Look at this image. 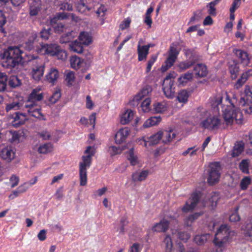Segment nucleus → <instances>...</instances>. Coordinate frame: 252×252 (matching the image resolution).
Listing matches in <instances>:
<instances>
[{
	"label": "nucleus",
	"instance_id": "1",
	"mask_svg": "<svg viewBox=\"0 0 252 252\" xmlns=\"http://www.w3.org/2000/svg\"><path fill=\"white\" fill-rule=\"evenodd\" d=\"M225 98L223 100L222 94H219L210 97V104L214 111L219 112L220 106L222 108L224 122L227 126L231 125L235 121L237 124L243 122V116L239 108L235 106L237 100L233 97L230 99L226 93H225Z\"/></svg>",
	"mask_w": 252,
	"mask_h": 252
},
{
	"label": "nucleus",
	"instance_id": "2",
	"mask_svg": "<svg viewBox=\"0 0 252 252\" xmlns=\"http://www.w3.org/2000/svg\"><path fill=\"white\" fill-rule=\"evenodd\" d=\"M41 91L40 87H36L32 91L23 109L31 117L39 120H45V116L41 112V101L43 98V94Z\"/></svg>",
	"mask_w": 252,
	"mask_h": 252
},
{
	"label": "nucleus",
	"instance_id": "3",
	"mask_svg": "<svg viewBox=\"0 0 252 252\" xmlns=\"http://www.w3.org/2000/svg\"><path fill=\"white\" fill-rule=\"evenodd\" d=\"M23 52L18 47L10 46L1 51L0 58L3 66L11 68L16 66L22 61Z\"/></svg>",
	"mask_w": 252,
	"mask_h": 252
},
{
	"label": "nucleus",
	"instance_id": "4",
	"mask_svg": "<svg viewBox=\"0 0 252 252\" xmlns=\"http://www.w3.org/2000/svg\"><path fill=\"white\" fill-rule=\"evenodd\" d=\"M87 156L82 157V161L79 164V179L80 185L84 186L87 183V169L90 167L92 162V157L95 154V150L91 146H88L85 151Z\"/></svg>",
	"mask_w": 252,
	"mask_h": 252
},
{
	"label": "nucleus",
	"instance_id": "5",
	"mask_svg": "<svg viewBox=\"0 0 252 252\" xmlns=\"http://www.w3.org/2000/svg\"><path fill=\"white\" fill-rule=\"evenodd\" d=\"M235 234L233 231H231L226 224L221 225L218 229L215 234L213 243L218 247V252H221L224 246V244Z\"/></svg>",
	"mask_w": 252,
	"mask_h": 252
},
{
	"label": "nucleus",
	"instance_id": "6",
	"mask_svg": "<svg viewBox=\"0 0 252 252\" xmlns=\"http://www.w3.org/2000/svg\"><path fill=\"white\" fill-rule=\"evenodd\" d=\"M41 50L43 51L45 54L52 56H56L58 59L64 60L66 59V53L57 44L44 45L42 46Z\"/></svg>",
	"mask_w": 252,
	"mask_h": 252
},
{
	"label": "nucleus",
	"instance_id": "7",
	"mask_svg": "<svg viewBox=\"0 0 252 252\" xmlns=\"http://www.w3.org/2000/svg\"><path fill=\"white\" fill-rule=\"evenodd\" d=\"M239 103L245 113H252V92L249 88H246L244 92L241 93Z\"/></svg>",
	"mask_w": 252,
	"mask_h": 252
},
{
	"label": "nucleus",
	"instance_id": "8",
	"mask_svg": "<svg viewBox=\"0 0 252 252\" xmlns=\"http://www.w3.org/2000/svg\"><path fill=\"white\" fill-rule=\"evenodd\" d=\"M209 168L208 182L210 185H213L218 183L220 180V163H211L209 165Z\"/></svg>",
	"mask_w": 252,
	"mask_h": 252
},
{
	"label": "nucleus",
	"instance_id": "9",
	"mask_svg": "<svg viewBox=\"0 0 252 252\" xmlns=\"http://www.w3.org/2000/svg\"><path fill=\"white\" fill-rule=\"evenodd\" d=\"M179 54L176 47L172 44L170 47L168 57L161 67L162 72L166 71L173 65Z\"/></svg>",
	"mask_w": 252,
	"mask_h": 252
},
{
	"label": "nucleus",
	"instance_id": "10",
	"mask_svg": "<svg viewBox=\"0 0 252 252\" xmlns=\"http://www.w3.org/2000/svg\"><path fill=\"white\" fill-rule=\"evenodd\" d=\"M220 120L217 116H210L202 120L200 126L203 128L214 130L220 126Z\"/></svg>",
	"mask_w": 252,
	"mask_h": 252
},
{
	"label": "nucleus",
	"instance_id": "11",
	"mask_svg": "<svg viewBox=\"0 0 252 252\" xmlns=\"http://www.w3.org/2000/svg\"><path fill=\"white\" fill-rule=\"evenodd\" d=\"M32 63L33 66L31 73V75L35 81H39L43 77L44 66L41 61L38 60L33 61Z\"/></svg>",
	"mask_w": 252,
	"mask_h": 252
},
{
	"label": "nucleus",
	"instance_id": "12",
	"mask_svg": "<svg viewBox=\"0 0 252 252\" xmlns=\"http://www.w3.org/2000/svg\"><path fill=\"white\" fill-rule=\"evenodd\" d=\"M200 198L199 192L192 193L191 197L187 201L185 205L182 210L184 212L187 213L192 211L196 207Z\"/></svg>",
	"mask_w": 252,
	"mask_h": 252
},
{
	"label": "nucleus",
	"instance_id": "13",
	"mask_svg": "<svg viewBox=\"0 0 252 252\" xmlns=\"http://www.w3.org/2000/svg\"><path fill=\"white\" fill-rule=\"evenodd\" d=\"M161 137L162 132L161 131H159L149 137H143L142 139L139 140L140 144L144 145L146 147H147L148 145H155L158 143L161 140Z\"/></svg>",
	"mask_w": 252,
	"mask_h": 252
},
{
	"label": "nucleus",
	"instance_id": "14",
	"mask_svg": "<svg viewBox=\"0 0 252 252\" xmlns=\"http://www.w3.org/2000/svg\"><path fill=\"white\" fill-rule=\"evenodd\" d=\"M66 15L64 14H59L57 16L54 17L51 19L50 24L52 27L54 29L55 32L60 33L63 32H66V29L64 26L58 22V20L60 19H63L66 18Z\"/></svg>",
	"mask_w": 252,
	"mask_h": 252
},
{
	"label": "nucleus",
	"instance_id": "15",
	"mask_svg": "<svg viewBox=\"0 0 252 252\" xmlns=\"http://www.w3.org/2000/svg\"><path fill=\"white\" fill-rule=\"evenodd\" d=\"M163 90L166 96L168 98H173L175 94L174 81H169L164 79L163 83Z\"/></svg>",
	"mask_w": 252,
	"mask_h": 252
},
{
	"label": "nucleus",
	"instance_id": "16",
	"mask_svg": "<svg viewBox=\"0 0 252 252\" xmlns=\"http://www.w3.org/2000/svg\"><path fill=\"white\" fill-rule=\"evenodd\" d=\"M130 129L127 127L120 128L115 134V140L117 144H121L126 140L129 135Z\"/></svg>",
	"mask_w": 252,
	"mask_h": 252
},
{
	"label": "nucleus",
	"instance_id": "17",
	"mask_svg": "<svg viewBox=\"0 0 252 252\" xmlns=\"http://www.w3.org/2000/svg\"><path fill=\"white\" fill-rule=\"evenodd\" d=\"M15 154L11 147H6L2 149L0 153V157L7 162L11 161L15 158Z\"/></svg>",
	"mask_w": 252,
	"mask_h": 252
},
{
	"label": "nucleus",
	"instance_id": "18",
	"mask_svg": "<svg viewBox=\"0 0 252 252\" xmlns=\"http://www.w3.org/2000/svg\"><path fill=\"white\" fill-rule=\"evenodd\" d=\"M233 53L239 59V61L244 65H247L250 63L248 53L240 49H234Z\"/></svg>",
	"mask_w": 252,
	"mask_h": 252
},
{
	"label": "nucleus",
	"instance_id": "19",
	"mask_svg": "<svg viewBox=\"0 0 252 252\" xmlns=\"http://www.w3.org/2000/svg\"><path fill=\"white\" fill-rule=\"evenodd\" d=\"M187 60L190 61L193 64L198 61L200 59L199 55L192 50L185 49L183 50Z\"/></svg>",
	"mask_w": 252,
	"mask_h": 252
},
{
	"label": "nucleus",
	"instance_id": "20",
	"mask_svg": "<svg viewBox=\"0 0 252 252\" xmlns=\"http://www.w3.org/2000/svg\"><path fill=\"white\" fill-rule=\"evenodd\" d=\"M27 119L25 113L17 112L11 124L14 127H18L24 124Z\"/></svg>",
	"mask_w": 252,
	"mask_h": 252
},
{
	"label": "nucleus",
	"instance_id": "21",
	"mask_svg": "<svg viewBox=\"0 0 252 252\" xmlns=\"http://www.w3.org/2000/svg\"><path fill=\"white\" fill-rule=\"evenodd\" d=\"M149 174V171L148 170L136 171L131 175L132 180L133 182H142L146 179Z\"/></svg>",
	"mask_w": 252,
	"mask_h": 252
},
{
	"label": "nucleus",
	"instance_id": "22",
	"mask_svg": "<svg viewBox=\"0 0 252 252\" xmlns=\"http://www.w3.org/2000/svg\"><path fill=\"white\" fill-rule=\"evenodd\" d=\"M161 140L164 144L171 142L175 137L176 134L173 130L161 131Z\"/></svg>",
	"mask_w": 252,
	"mask_h": 252
},
{
	"label": "nucleus",
	"instance_id": "23",
	"mask_svg": "<svg viewBox=\"0 0 252 252\" xmlns=\"http://www.w3.org/2000/svg\"><path fill=\"white\" fill-rule=\"evenodd\" d=\"M134 112L131 109H127L121 116L120 123L122 125H126L133 118Z\"/></svg>",
	"mask_w": 252,
	"mask_h": 252
},
{
	"label": "nucleus",
	"instance_id": "24",
	"mask_svg": "<svg viewBox=\"0 0 252 252\" xmlns=\"http://www.w3.org/2000/svg\"><path fill=\"white\" fill-rule=\"evenodd\" d=\"M30 4V14L31 16L36 15L41 7L40 0H29Z\"/></svg>",
	"mask_w": 252,
	"mask_h": 252
},
{
	"label": "nucleus",
	"instance_id": "25",
	"mask_svg": "<svg viewBox=\"0 0 252 252\" xmlns=\"http://www.w3.org/2000/svg\"><path fill=\"white\" fill-rule=\"evenodd\" d=\"M195 76L196 77H203L206 76L208 71L206 65L199 63L194 67Z\"/></svg>",
	"mask_w": 252,
	"mask_h": 252
},
{
	"label": "nucleus",
	"instance_id": "26",
	"mask_svg": "<svg viewBox=\"0 0 252 252\" xmlns=\"http://www.w3.org/2000/svg\"><path fill=\"white\" fill-rule=\"evenodd\" d=\"M150 45L140 46V44L138 45L137 51L138 55V60L141 61L145 60L147 56L149 53V50Z\"/></svg>",
	"mask_w": 252,
	"mask_h": 252
},
{
	"label": "nucleus",
	"instance_id": "27",
	"mask_svg": "<svg viewBox=\"0 0 252 252\" xmlns=\"http://www.w3.org/2000/svg\"><path fill=\"white\" fill-rule=\"evenodd\" d=\"M169 227V223L168 221L163 220L159 222L156 223L153 227L152 230L154 231L161 232H165Z\"/></svg>",
	"mask_w": 252,
	"mask_h": 252
},
{
	"label": "nucleus",
	"instance_id": "28",
	"mask_svg": "<svg viewBox=\"0 0 252 252\" xmlns=\"http://www.w3.org/2000/svg\"><path fill=\"white\" fill-rule=\"evenodd\" d=\"M59 77L58 70L55 68H51L46 75V80L53 84L57 80Z\"/></svg>",
	"mask_w": 252,
	"mask_h": 252
},
{
	"label": "nucleus",
	"instance_id": "29",
	"mask_svg": "<svg viewBox=\"0 0 252 252\" xmlns=\"http://www.w3.org/2000/svg\"><path fill=\"white\" fill-rule=\"evenodd\" d=\"M152 91V88L149 86L144 87L141 91L134 97V100L138 101L141 100L145 96L148 95Z\"/></svg>",
	"mask_w": 252,
	"mask_h": 252
},
{
	"label": "nucleus",
	"instance_id": "30",
	"mask_svg": "<svg viewBox=\"0 0 252 252\" xmlns=\"http://www.w3.org/2000/svg\"><path fill=\"white\" fill-rule=\"evenodd\" d=\"M36 37V33H32L28 40L23 44L24 47L28 51H31L33 49L35 45Z\"/></svg>",
	"mask_w": 252,
	"mask_h": 252
},
{
	"label": "nucleus",
	"instance_id": "31",
	"mask_svg": "<svg viewBox=\"0 0 252 252\" xmlns=\"http://www.w3.org/2000/svg\"><path fill=\"white\" fill-rule=\"evenodd\" d=\"M23 106V104L21 102L14 101L7 104L5 107V110L7 112L11 111H16L20 109Z\"/></svg>",
	"mask_w": 252,
	"mask_h": 252
},
{
	"label": "nucleus",
	"instance_id": "32",
	"mask_svg": "<svg viewBox=\"0 0 252 252\" xmlns=\"http://www.w3.org/2000/svg\"><path fill=\"white\" fill-rule=\"evenodd\" d=\"M83 62V60L76 56H72L70 60L71 66L75 69L79 68Z\"/></svg>",
	"mask_w": 252,
	"mask_h": 252
},
{
	"label": "nucleus",
	"instance_id": "33",
	"mask_svg": "<svg viewBox=\"0 0 252 252\" xmlns=\"http://www.w3.org/2000/svg\"><path fill=\"white\" fill-rule=\"evenodd\" d=\"M80 41L84 45H89L92 42V37L87 32H81L79 36Z\"/></svg>",
	"mask_w": 252,
	"mask_h": 252
},
{
	"label": "nucleus",
	"instance_id": "34",
	"mask_svg": "<svg viewBox=\"0 0 252 252\" xmlns=\"http://www.w3.org/2000/svg\"><path fill=\"white\" fill-rule=\"evenodd\" d=\"M82 45L83 44L80 41L75 40L70 44L69 47L71 50L73 52L77 53H81L83 51Z\"/></svg>",
	"mask_w": 252,
	"mask_h": 252
},
{
	"label": "nucleus",
	"instance_id": "35",
	"mask_svg": "<svg viewBox=\"0 0 252 252\" xmlns=\"http://www.w3.org/2000/svg\"><path fill=\"white\" fill-rule=\"evenodd\" d=\"M127 159L131 165L134 166L139 163L138 158L133 152V148L131 147L128 153Z\"/></svg>",
	"mask_w": 252,
	"mask_h": 252
},
{
	"label": "nucleus",
	"instance_id": "36",
	"mask_svg": "<svg viewBox=\"0 0 252 252\" xmlns=\"http://www.w3.org/2000/svg\"><path fill=\"white\" fill-rule=\"evenodd\" d=\"M193 77V74L191 72H187L182 75L179 78L178 81L180 84L184 85L188 82L191 81Z\"/></svg>",
	"mask_w": 252,
	"mask_h": 252
},
{
	"label": "nucleus",
	"instance_id": "37",
	"mask_svg": "<svg viewBox=\"0 0 252 252\" xmlns=\"http://www.w3.org/2000/svg\"><path fill=\"white\" fill-rule=\"evenodd\" d=\"M154 11V8L152 7H149L145 15L144 23L148 26V28H151L153 21L151 18V14Z\"/></svg>",
	"mask_w": 252,
	"mask_h": 252
},
{
	"label": "nucleus",
	"instance_id": "38",
	"mask_svg": "<svg viewBox=\"0 0 252 252\" xmlns=\"http://www.w3.org/2000/svg\"><path fill=\"white\" fill-rule=\"evenodd\" d=\"M53 150V145L52 144L48 143L40 145L37 151L40 154H46L51 152Z\"/></svg>",
	"mask_w": 252,
	"mask_h": 252
},
{
	"label": "nucleus",
	"instance_id": "39",
	"mask_svg": "<svg viewBox=\"0 0 252 252\" xmlns=\"http://www.w3.org/2000/svg\"><path fill=\"white\" fill-rule=\"evenodd\" d=\"M209 237L210 235L209 234L197 235L194 237V240L197 245H201L204 244Z\"/></svg>",
	"mask_w": 252,
	"mask_h": 252
},
{
	"label": "nucleus",
	"instance_id": "40",
	"mask_svg": "<svg viewBox=\"0 0 252 252\" xmlns=\"http://www.w3.org/2000/svg\"><path fill=\"white\" fill-rule=\"evenodd\" d=\"M7 79L8 78L6 74L0 71V92L5 90Z\"/></svg>",
	"mask_w": 252,
	"mask_h": 252
},
{
	"label": "nucleus",
	"instance_id": "41",
	"mask_svg": "<svg viewBox=\"0 0 252 252\" xmlns=\"http://www.w3.org/2000/svg\"><path fill=\"white\" fill-rule=\"evenodd\" d=\"M250 160L249 159H243L239 163V168L242 172L246 174L249 173Z\"/></svg>",
	"mask_w": 252,
	"mask_h": 252
},
{
	"label": "nucleus",
	"instance_id": "42",
	"mask_svg": "<svg viewBox=\"0 0 252 252\" xmlns=\"http://www.w3.org/2000/svg\"><path fill=\"white\" fill-rule=\"evenodd\" d=\"M244 150L243 145L241 143L236 144L232 152V156L233 157H236L239 156Z\"/></svg>",
	"mask_w": 252,
	"mask_h": 252
},
{
	"label": "nucleus",
	"instance_id": "43",
	"mask_svg": "<svg viewBox=\"0 0 252 252\" xmlns=\"http://www.w3.org/2000/svg\"><path fill=\"white\" fill-rule=\"evenodd\" d=\"M161 119L159 117H153L148 119L144 124L143 126L145 127L157 125Z\"/></svg>",
	"mask_w": 252,
	"mask_h": 252
},
{
	"label": "nucleus",
	"instance_id": "44",
	"mask_svg": "<svg viewBox=\"0 0 252 252\" xmlns=\"http://www.w3.org/2000/svg\"><path fill=\"white\" fill-rule=\"evenodd\" d=\"M201 214L200 213H196L186 217L184 220L185 224L188 226H190L192 222Z\"/></svg>",
	"mask_w": 252,
	"mask_h": 252
},
{
	"label": "nucleus",
	"instance_id": "45",
	"mask_svg": "<svg viewBox=\"0 0 252 252\" xmlns=\"http://www.w3.org/2000/svg\"><path fill=\"white\" fill-rule=\"evenodd\" d=\"M217 1H212L209 2L207 5V7H208V13L209 15L215 16L217 15L216 8L215 7L216 5L218 3L216 2Z\"/></svg>",
	"mask_w": 252,
	"mask_h": 252
},
{
	"label": "nucleus",
	"instance_id": "46",
	"mask_svg": "<svg viewBox=\"0 0 252 252\" xmlns=\"http://www.w3.org/2000/svg\"><path fill=\"white\" fill-rule=\"evenodd\" d=\"M209 201L207 202V205H210L212 208L216 207L219 199L218 194L215 193L208 196Z\"/></svg>",
	"mask_w": 252,
	"mask_h": 252
},
{
	"label": "nucleus",
	"instance_id": "47",
	"mask_svg": "<svg viewBox=\"0 0 252 252\" xmlns=\"http://www.w3.org/2000/svg\"><path fill=\"white\" fill-rule=\"evenodd\" d=\"M65 81L68 87L73 85L75 82L74 73L73 71L67 72L66 74Z\"/></svg>",
	"mask_w": 252,
	"mask_h": 252
},
{
	"label": "nucleus",
	"instance_id": "48",
	"mask_svg": "<svg viewBox=\"0 0 252 252\" xmlns=\"http://www.w3.org/2000/svg\"><path fill=\"white\" fill-rule=\"evenodd\" d=\"M154 110L156 113H162L166 110V106L164 103L157 102L154 104Z\"/></svg>",
	"mask_w": 252,
	"mask_h": 252
},
{
	"label": "nucleus",
	"instance_id": "49",
	"mask_svg": "<svg viewBox=\"0 0 252 252\" xmlns=\"http://www.w3.org/2000/svg\"><path fill=\"white\" fill-rule=\"evenodd\" d=\"M9 85L12 88H16L21 85V80L16 76H12L9 80Z\"/></svg>",
	"mask_w": 252,
	"mask_h": 252
},
{
	"label": "nucleus",
	"instance_id": "50",
	"mask_svg": "<svg viewBox=\"0 0 252 252\" xmlns=\"http://www.w3.org/2000/svg\"><path fill=\"white\" fill-rule=\"evenodd\" d=\"M189 97V94L187 91H181L178 95L177 99L180 102L185 103L187 101Z\"/></svg>",
	"mask_w": 252,
	"mask_h": 252
},
{
	"label": "nucleus",
	"instance_id": "51",
	"mask_svg": "<svg viewBox=\"0 0 252 252\" xmlns=\"http://www.w3.org/2000/svg\"><path fill=\"white\" fill-rule=\"evenodd\" d=\"M163 243L165 245V252H172L173 244L171 238L169 235L165 237Z\"/></svg>",
	"mask_w": 252,
	"mask_h": 252
},
{
	"label": "nucleus",
	"instance_id": "52",
	"mask_svg": "<svg viewBox=\"0 0 252 252\" xmlns=\"http://www.w3.org/2000/svg\"><path fill=\"white\" fill-rule=\"evenodd\" d=\"M61 96V94L59 90H56L52 95L49 97V101L51 104H54L57 102Z\"/></svg>",
	"mask_w": 252,
	"mask_h": 252
},
{
	"label": "nucleus",
	"instance_id": "53",
	"mask_svg": "<svg viewBox=\"0 0 252 252\" xmlns=\"http://www.w3.org/2000/svg\"><path fill=\"white\" fill-rule=\"evenodd\" d=\"M251 183V179L250 177H245L243 178L240 184V188L242 190L247 189L249 185Z\"/></svg>",
	"mask_w": 252,
	"mask_h": 252
},
{
	"label": "nucleus",
	"instance_id": "54",
	"mask_svg": "<svg viewBox=\"0 0 252 252\" xmlns=\"http://www.w3.org/2000/svg\"><path fill=\"white\" fill-rule=\"evenodd\" d=\"M151 99L149 97L145 98L141 104V108L144 112H148L150 110Z\"/></svg>",
	"mask_w": 252,
	"mask_h": 252
},
{
	"label": "nucleus",
	"instance_id": "55",
	"mask_svg": "<svg viewBox=\"0 0 252 252\" xmlns=\"http://www.w3.org/2000/svg\"><path fill=\"white\" fill-rule=\"evenodd\" d=\"M193 64L187 60L185 61H183L179 63L178 66L179 67L180 71H182L189 68Z\"/></svg>",
	"mask_w": 252,
	"mask_h": 252
},
{
	"label": "nucleus",
	"instance_id": "56",
	"mask_svg": "<svg viewBox=\"0 0 252 252\" xmlns=\"http://www.w3.org/2000/svg\"><path fill=\"white\" fill-rule=\"evenodd\" d=\"M247 80V76L246 74H242L241 78L239 79L237 82L234 85V88L236 89H239L246 82Z\"/></svg>",
	"mask_w": 252,
	"mask_h": 252
},
{
	"label": "nucleus",
	"instance_id": "57",
	"mask_svg": "<svg viewBox=\"0 0 252 252\" xmlns=\"http://www.w3.org/2000/svg\"><path fill=\"white\" fill-rule=\"evenodd\" d=\"M6 23V19L4 15L2 12V10H0V32H4V26Z\"/></svg>",
	"mask_w": 252,
	"mask_h": 252
},
{
	"label": "nucleus",
	"instance_id": "58",
	"mask_svg": "<svg viewBox=\"0 0 252 252\" xmlns=\"http://www.w3.org/2000/svg\"><path fill=\"white\" fill-rule=\"evenodd\" d=\"M51 34V28H44L40 32V37L44 40H47Z\"/></svg>",
	"mask_w": 252,
	"mask_h": 252
},
{
	"label": "nucleus",
	"instance_id": "59",
	"mask_svg": "<svg viewBox=\"0 0 252 252\" xmlns=\"http://www.w3.org/2000/svg\"><path fill=\"white\" fill-rule=\"evenodd\" d=\"M245 232L246 236L252 237V219L250 220L249 222L247 223Z\"/></svg>",
	"mask_w": 252,
	"mask_h": 252
},
{
	"label": "nucleus",
	"instance_id": "60",
	"mask_svg": "<svg viewBox=\"0 0 252 252\" xmlns=\"http://www.w3.org/2000/svg\"><path fill=\"white\" fill-rule=\"evenodd\" d=\"M38 136L42 138L43 140H47L50 139L51 135L50 132L47 130H43L41 132H38Z\"/></svg>",
	"mask_w": 252,
	"mask_h": 252
},
{
	"label": "nucleus",
	"instance_id": "61",
	"mask_svg": "<svg viewBox=\"0 0 252 252\" xmlns=\"http://www.w3.org/2000/svg\"><path fill=\"white\" fill-rule=\"evenodd\" d=\"M124 148L123 149H120L119 147H117L116 146H110L108 149V151L110 153V154L111 156H114L117 154H120L122 150H124Z\"/></svg>",
	"mask_w": 252,
	"mask_h": 252
},
{
	"label": "nucleus",
	"instance_id": "62",
	"mask_svg": "<svg viewBox=\"0 0 252 252\" xmlns=\"http://www.w3.org/2000/svg\"><path fill=\"white\" fill-rule=\"evenodd\" d=\"M106 11V7L104 5L100 4L99 6L97 7L96 13L97 14L98 16L103 17L105 15Z\"/></svg>",
	"mask_w": 252,
	"mask_h": 252
},
{
	"label": "nucleus",
	"instance_id": "63",
	"mask_svg": "<svg viewBox=\"0 0 252 252\" xmlns=\"http://www.w3.org/2000/svg\"><path fill=\"white\" fill-rule=\"evenodd\" d=\"M241 4V0H234L231 7L230 8V12H234L235 10L240 6Z\"/></svg>",
	"mask_w": 252,
	"mask_h": 252
},
{
	"label": "nucleus",
	"instance_id": "64",
	"mask_svg": "<svg viewBox=\"0 0 252 252\" xmlns=\"http://www.w3.org/2000/svg\"><path fill=\"white\" fill-rule=\"evenodd\" d=\"M177 236L181 240L186 242L189 238L190 235L187 232H179L177 234Z\"/></svg>",
	"mask_w": 252,
	"mask_h": 252
}]
</instances>
